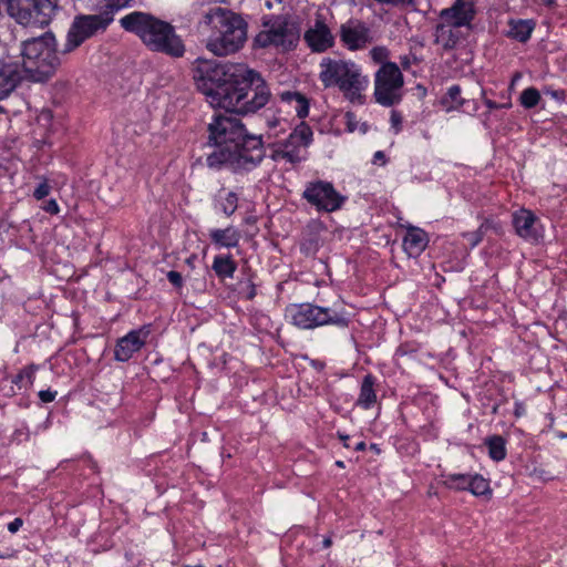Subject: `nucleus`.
Listing matches in <instances>:
<instances>
[{
    "mask_svg": "<svg viewBox=\"0 0 567 567\" xmlns=\"http://www.w3.org/2000/svg\"><path fill=\"white\" fill-rule=\"evenodd\" d=\"M429 241V235L424 229L410 225L403 237V249L409 257L417 258L426 249Z\"/></svg>",
    "mask_w": 567,
    "mask_h": 567,
    "instance_id": "obj_17",
    "label": "nucleus"
},
{
    "mask_svg": "<svg viewBox=\"0 0 567 567\" xmlns=\"http://www.w3.org/2000/svg\"><path fill=\"white\" fill-rule=\"evenodd\" d=\"M378 384V378L372 373H368L363 377L360 385L359 396L355 404L363 409L370 410L374 406L378 401L375 386Z\"/></svg>",
    "mask_w": 567,
    "mask_h": 567,
    "instance_id": "obj_19",
    "label": "nucleus"
},
{
    "mask_svg": "<svg viewBox=\"0 0 567 567\" xmlns=\"http://www.w3.org/2000/svg\"><path fill=\"white\" fill-rule=\"evenodd\" d=\"M550 94L553 97L558 99L564 94V92L563 91H551Z\"/></svg>",
    "mask_w": 567,
    "mask_h": 567,
    "instance_id": "obj_56",
    "label": "nucleus"
},
{
    "mask_svg": "<svg viewBox=\"0 0 567 567\" xmlns=\"http://www.w3.org/2000/svg\"><path fill=\"white\" fill-rule=\"evenodd\" d=\"M285 152H286V147L281 145V142H279L278 145L272 148L270 157L275 162H278L281 159L285 161Z\"/></svg>",
    "mask_w": 567,
    "mask_h": 567,
    "instance_id": "obj_43",
    "label": "nucleus"
},
{
    "mask_svg": "<svg viewBox=\"0 0 567 567\" xmlns=\"http://www.w3.org/2000/svg\"><path fill=\"white\" fill-rule=\"evenodd\" d=\"M203 19L200 22L212 29L206 48L217 56L238 52L247 41L248 23L238 13L221 8L200 3Z\"/></svg>",
    "mask_w": 567,
    "mask_h": 567,
    "instance_id": "obj_4",
    "label": "nucleus"
},
{
    "mask_svg": "<svg viewBox=\"0 0 567 567\" xmlns=\"http://www.w3.org/2000/svg\"><path fill=\"white\" fill-rule=\"evenodd\" d=\"M167 280L177 289H181L184 285L183 276L176 270H169L166 275Z\"/></svg>",
    "mask_w": 567,
    "mask_h": 567,
    "instance_id": "obj_40",
    "label": "nucleus"
},
{
    "mask_svg": "<svg viewBox=\"0 0 567 567\" xmlns=\"http://www.w3.org/2000/svg\"><path fill=\"white\" fill-rule=\"evenodd\" d=\"M520 73L519 72H516L513 78H512V81H511V86H514L516 81L520 79Z\"/></svg>",
    "mask_w": 567,
    "mask_h": 567,
    "instance_id": "obj_54",
    "label": "nucleus"
},
{
    "mask_svg": "<svg viewBox=\"0 0 567 567\" xmlns=\"http://www.w3.org/2000/svg\"><path fill=\"white\" fill-rule=\"evenodd\" d=\"M194 80L210 104L238 115L257 113L271 97L262 75L245 63L198 59Z\"/></svg>",
    "mask_w": 567,
    "mask_h": 567,
    "instance_id": "obj_1",
    "label": "nucleus"
},
{
    "mask_svg": "<svg viewBox=\"0 0 567 567\" xmlns=\"http://www.w3.org/2000/svg\"><path fill=\"white\" fill-rule=\"evenodd\" d=\"M301 198L318 213H333L342 208L347 197L339 193L333 184L323 179L306 183Z\"/></svg>",
    "mask_w": 567,
    "mask_h": 567,
    "instance_id": "obj_10",
    "label": "nucleus"
},
{
    "mask_svg": "<svg viewBox=\"0 0 567 567\" xmlns=\"http://www.w3.org/2000/svg\"><path fill=\"white\" fill-rule=\"evenodd\" d=\"M91 468H92L93 471H96V468H97V464H96L95 462H92V466H91Z\"/></svg>",
    "mask_w": 567,
    "mask_h": 567,
    "instance_id": "obj_61",
    "label": "nucleus"
},
{
    "mask_svg": "<svg viewBox=\"0 0 567 567\" xmlns=\"http://www.w3.org/2000/svg\"><path fill=\"white\" fill-rule=\"evenodd\" d=\"M209 239L217 248H236L240 241V231L233 227L228 226L224 229L214 228L209 230Z\"/></svg>",
    "mask_w": 567,
    "mask_h": 567,
    "instance_id": "obj_20",
    "label": "nucleus"
},
{
    "mask_svg": "<svg viewBox=\"0 0 567 567\" xmlns=\"http://www.w3.org/2000/svg\"><path fill=\"white\" fill-rule=\"evenodd\" d=\"M530 476L537 478L540 482H548L554 480V475L543 467H535L530 473Z\"/></svg>",
    "mask_w": 567,
    "mask_h": 567,
    "instance_id": "obj_37",
    "label": "nucleus"
},
{
    "mask_svg": "<svg viewBox=\"0 0 567 567\" xmlns=\"http://www.w3.org/2000/svg\"><path fill=\"white\" fill-rule=\"evenodd\" d=\"M23 526V519L21 517H16L12 522L8 524V530L11 534H16Z\"/></svg>",
    "mask_w": 567,
    "mask_h": 567,
    "instance_id": "obj_44",
    "label": "nucleus"
},
{
    "mask_svg": "<svg viewBox=\"0 0 567 567\" xmlns=\"http://www.w3.org/2000/svg\"><path fill=\"white\" fill-rule=\"evenodd\" d=\"M207 132V145L214 147L206 157L210 168L227 164L234 172H250L266 155L261 135L249 133L244 123L233 115L215 112Z\"/></svg>",
    "mask_w": 567,
    "mask_h": 567,
    "instance_id": "obj_2",
    "label": "nucleus"
},
{
    "mask_svg": "<svg viewBox=\"0 0 567 567\" xmlns=\"http://www.w3.org/2000/svg\"><path fill=\"white\" fill-rule=\"evenodd\" d=\"M465 238H467L470 245L472 247L477 246L480 243H482L484 238V231L483 226H481L477 230L468 233L465 235Z\"/></svg>",
    "mask_w": 567,
    "mask_h": 567,
    "instance_id": "obj_38",
    "label": "nucleus"
},
{
    "mask_svg": "<svg viewBox=\"0 0 567 567\" xmlns=\"http://www.w3.org/2000/svg\"><path fill=\"white\" fill-rule=\"evenodd\" d=\"M443 486L455 492H470L476 497L491 498L493 489L489 480L480 473H446L442 475Z\"/></svg>",
    "mask_w": 567,
    "mask_h": 567,
    "instance_id": "obj_11",
    "label": "nucleus"
},
{
    "mask_svg": "<svg viewBox=\"0 0 567 567\" xmlns=\"http://www.w3.org/2000/svg\"><path fill=\"white\" fill-rule=\"evenodd\" d=\"M261 30L255 35V49L274 48L281 52L293 51L300 40V30L286 14H264L260 19Z\"/></svg>",
    "mask_w": 567,
    "mask_h": 567,
    "instance_id": "obj_8",
    "label": "nucleus"
},
{
    "mask_svg": "<svg viewBox=\"0 0 567 567\" xmlns=\"http://www.w3.org/2000/svg\"><path fill=\"white\" fill-rule=\"evenodd\" d=\"M508 30L505 35L512 40L520 43H526L536 28L534 19H514L511 18L507 22Z\"/></svg>",
    "mask_w": 567,
    "mask_h": 567,
    "instance_id": "obj_18",
    "label": "nucleus"
},
{
    "mask_svg": "<svg viewBox=\"0 0 567 567\" xmlns=\"http://www.w3.org/2000/svg\"><path fill=\"white\" fill-rule=\"evenodd\" d=\"M40 365L31 363L22 368L16 375L12 377L11 383L17 388L18 391H27L32 388L35 381V374Z\"/></svg>",
    "mask_w": 567,
    "mask_h": 567,
    "instance_id": "obj_23",
    "label": "nucleus"
},
{
    "mask_svg": "<svg viewBox=\"0 0 567 567\" xmlns=\"http://www.w3.org/2000/svg\"><path fill=\"white\" fill-rule=\"evenodd\" d=\"M420 350V347L415 342H403L401 343L396 350V357H415Z\"/></svg>",
    "mask_w": 567,
    "mask_h": 567,
    "instance_id": "obj_32",
    "label": "nucleus"
},
{
    "mask_svg": "<svg viewBox=\"0 0 567 567\" xmlns=\"http://www.w3.org/2000/svg\"><path fill=\"white\" fill-rule=\"evenodd\" d=\"M557 437H559V439H567V433L558 432L557 433Z\"/></svg>",
    "mask_w": 567,
    "mask_h": 567,
    "instance_id": "obj_59",
    "label": "nucleus"
},
{
    "mask_svg": "<svg viewBox=\"0 0 567 567\" xmlns=\"http://www.w3.org/2000/svg\"><path fill=\"white\" fill-rule=\"evenodd\" d=\"M540 2L546 7H554L556 4V0H540Z\"/></svg>",
    "mask_w": 567,
    "mask_h": 567,
    "instance_id": "obj_53",
    "label": "nucleus"
},
{
    "mask_svg": "<svg viewBox=\"0 0 567 567\" xmlns=\"http://www.w3.org/2000/svg\"><path fill=\"white\" fill-rule=\"evenodd\" d=\"M289 122L282 117L267 118V135L268 137H279L289 130Z\"/></svg>",
    "mask_w": 567,
    "mask_h": 567,
    "instance_id": "obj_29",
    "label": "nucleus"
},
{
    "mask_svg": "<svg viewBox=\"0 0 567 567\" xmlns=\"http://www.w3.org/2000/svg\"><path fill=\"white\" fill-rule=\"evenodd\" d=\"M42 209L50 215H58L60 213V206L53 198L45 202V204L42 206Z\"/></svg>",
    "mask_w": 567,
    "mask_h": 567,
    "instance_id": "obj_42",
    "label": "nucleus"
},
{
    "mask_svg": "<svg viewBox=\"0 0 567 567\" xmlns=\"http://www.w3.org/2000/svg\"><path fill=\"white\" fill-rule=\"evenodd\" d=\"M512 107V102L508 101V102H504L503 104H501V109H509Z\"/></svg>",
    "mask_w": 567,
    "mask_h": 567,
    "instance_id": "obj_58",
    "label": "nucleus"
},
{
    "mask_svg": "<svg viewBox=\"0 0 567 567\" xmlns=\"http://www.w3.org/2000/svg\"><path fill=\"white\" fill-rule=\"evenodd\" d=\"M370 55L374 62L381 63L383 65L388 62L386 60L390 55V51L385 47H374L371 49Z\"/></svg>",
    "mask_w": 567,
    "mask_h": 567,
    "instance_id": "obj_33",
    "label": "nucleus"
},
{
    "mask_svg": "<svg viewBox=\"0 0 567 567\" xmlns=\"http://www.w3.org/2000/svg\"><path fill=\"white\" fill-rule=\"evenodd\" d=\"M281 145L286 147L285 152V161L292 165L299 164L303 161V157L300 155V146L298 144H292L288 146L286 140L281 141Z\"/></svg>",
    "mask_w": 567,
    "mask_h": 567,
    "instance_id": "obj_31",
    "label": "nucleus"
},
{
    "mask_svg": "<svg viewBox=\"0 0 567 567\" xmlns=\"http://www.w3.org/2000/svg\"><path fill=\"white\" fill-rule=\"evenodd\" d=\"M334 435H336V436L338 437V440L342 443V445H343V447H344V449H348V450H349V449H351V447H352V445L350 444V439H351V436H350V435L346 434L344 432H342V431H340V430H338V431L336 432V434H334Z\"/></svg>",
    "mask_w": 567,
    "mask_h": 567,
    "instance_id": "obj_45",
    "label": "nucleus"
},
{
    "mask_svg": "<svg viewBox=\"0 0 567 567\" xmlns=\"http://www.w3.org/2000/svg\"><path fill=\"white\" fill-rule=\"evenodd\" d=\"M351 449L355 452H363L367 450V443L364 441L357 442Z\"/></svg>",
    "mask_w": 567,
    "mask_h": 567,
    "instance_id": "obj_50",
    "label": "nucleus"
},
{
    "mask_svg": "<svg viewBox=\"0 0 567 567\" xmlns=\"http://www.w3.org/2000/svg\"><path fill=\"white\" fill-rule=\"evenodd\" d=\"M390 123H391V128L393 130V133L399 134L402 131V123H403L402 114L396 110H392L391 116H390Z\"/></svg>",
    "mask_w": 567,
    "mask_h": 567,
    "instance_id": "obj_35",
    "label": "nucleus"
},
{
    "mask_svg": "<svg viewBox=\"0 0 567 567\" xmlns=\"http://www.w3.org/2000/svg\"><path fill=\"white\" fill-rule=\"evenodd\" d=\"M265 6H266L268 9H270V8H271V2H270L269 0H266Z\"/></svg>",
    "mask_w": 567,
    "mask_h": 567,
    "instance_id": "obj_60",
    "label": "nucleus"
},
{
    "mask_svg": "<svg viewBox=\"0 0 567 567\" xmlns=\"http://www.w3.org/2000/svg\"><path fill=\"white\" fill-rule=\"evenodd\" d=\"M440 17L454 28L467 27L475 18L474 6L466 0H455L450 8L441 11Z\"/></svg>",
    "mask_w": 567,
    "mask_h": 567,
    "instance_id": "obj_16",
    "label": "nucleus"
},
{
    "mask_svg": "<svg viewBox=\"0 0 567 567\" xmlns=\"http://www.w3.org/2000/svg\"><path fill=\"white\" fill-rule=\"evenodd\" d=\"M151 334V324H143L138 329L128 331L116 340L114 347V360L127 362L135 353L142 350Z\"/></svg>",
    "mask_w": 567,
    "mask_h": 567,
    "instance_id": "obj_14",
    "label": "nucleus"
},
{
    "mask_svg": "<svg viewBox=\"0 0 567 567\" xmlns=\"http://www.w3.org/2000/svg\"><path fill=\"white\" fill-rule=\"evenodd\" d=\"M540 100V93L534 86H529L523 90L519 96V102L522 106H524L527 110L536 107L539 104Z\"/></svg>",
    "mask_w": 567,
    "mask_h": 567,
    "instance_id": "obj_30",
    "label": "nucleus"
},
{
    "mask_svg": "<svg viewBox=\"0 0 567 567\" xmlns=\"http://www.w3.org/2000/svg\"><path fill=\"white\" fill-rule=\"evenodd\" d=\"M285 318L299 330H315L326 326L346 329L351 321L342 301L329 307L313 302L290 303L285 309Z\"/></svg>",
    "mask_w": 567,
    "mask_h": 567,
    "instance_id": "obj_7",
    "label": "nucleus"
},
{
    "mask_svg": "<svg viewBox=\"0 0 567 567\" xmlns=\"http://www.w3.org/2000/svg\"><path fill=\"white\" fill-rule=\"evenodd\" d=\"M182 567H205L203 565H195V566H190V565H183Z\"/></svg>",
    "mask_w": 567,
    "mask_h": 567,
    "instance_id": "obj_62",
    "label": "nucleus"
},
{
    "mask_svg": "<svg viewBox=\"0 0 567 567\" xmlns=\"http://www.w3.org/2000/svg\"><path fill=\"white\" fill-rule=\"evenodd\" d=\"M351 2L355 3V0H350Z\"/></svg>",
    "mask_w": 567,
    "mask_h": 567,
    "instance_id": "obj_64",
    "label": "nucleus"
},
{
    "mask_svg": "<svg viewBox=\"0 0 567 567\" xmlns=\"http://www.w3.org/2000/svg\"><path fill=\"white\" fill-rule=\"evenodd\" d=\"M280 99L290 105H293L296 114L299 118H306L309 115L310 103L307 96L297 91H284Z\"/></svg>",
    "mask_w": 567,
    "mask_h": 567,
    "instance_id": "obj_22",
    "label": "nucleus"
},
{
    "mask_svg": "<svg viewBox=\"0 0 567 567\" xmlns=\"http://www.w3.org/2000/svg\"><path fill=\"white\" fill-rule=\"evenodd\" d=\"M56 395H58V392L53 391V390H50V389L41 390L38 393V396H39V399L41 400L42 403L53 402L55 400Z\"/></svg>",
    "mask_w": 567,
    "mask_h": 567,
    "instance_id": "obj_41",
    "label": "nucleus"
},
{
    "mask_svg": "<svg viewBox=\"0 0 567 567\" xmlns=\"http://www.w3.org/2000/svg\"><path fill=\"white\" fill-rule=\"evenodd\" d=\"M416 58L410 54L400 56V64L404 71H408L411 68L412 61H415Z\"/></svg>",
    "mask_w": 567,
    "mask_h": 567,
    "instance_id": "obj_47",
    "label": "nucleus"
},
{
    "mask_svg": "<svg viewBox=\"0 0 567 567\" xmlns=\"http://www.w3.org/2000/svg\"><path fill=\"white\" fill-rule=\"evenodd\" d=\"M403 85L404 78L398 64L384 63L374 75L375 101L385 107L398 104L401 101L400 90Z\"/></svg>",
    "mask_w": 567,
    "mask_h": 567,
    "instance_id": "obj_9",
    "label": "nucleus"
},
{
    "mask_svg": "<svg viewBox=\"0 0 567 567\" xmlns=\"http://www.w3.org/2000/svg\"><path fill=\"white\" fill-rule=\"evenodd\" d=\"M53 33L23 41L22 63L13 60L0 61V101L8 97L22 82H45L55 72L60 60Z\"/></svg>",
    "mask_w": 567,
    "mask_h": 567,
    "instance_id": "obj_3",
    "label": "nucleus"
},
{
    "mask_svg": "<svg viewBox=\"0 0 567 567\" xmlns=\"http://www.w3.org/2000/svg\"><path fill=\"white\" fill-rule=\"evenodd\" d=\"M238 195L235 192H228L225 194V196L219 195L217 198V205L219 210L226 215L227 217H230L235 214V212L238 208Z\"/></svg>",
    "mask_w": 567,
    "mask_h": 567,
    "instance_id": "obj_27",
    "label": "nucleus"
},
{
    "mask_svg": "<svg viewBox=\"0 0 567 567\" xmlns=\"http://www.w3.org/2000/svg\"><path fill=\"white\" fill-rule=\"evenodd\" d=\"M369 449H370L373 453H375L377 455L381 454V452H382V451H381V449H380V446H379V444H377V443H371V444H370V446H369Z\"/></svg>",
    "mask_w": 567,
    "mask_h": 567,
    "instance_id": "obj_51",
    "label": "nucleus"
},
{
    "mask_svg": "<svg viewBox=\"0 0 567 567\" xmlns=\"http://www.w3.org/2000/svg\"><path fill=\"white\" fill-rule=\"evenodd\" d=\"M313 140V132L306 122H300L286 138L288 146L298 144L299 146H309Z\"/></svg>",
    "mask_w": 567,
    "mask_h": 567,
    "instance_id": "obj_26",
    "label": "nucleus"
},
{
    "mask_svg": "<svg viewBox=\"0 0 567 567\" xmlns=\"http://www.w3.org/2000/svg\"><path fill=\"white\" fill-rule=\"evenodd\" d=\"M462 89L458 84H453L447 89L446 94L442 97V104L447 109H460L465 103V100L461 96Z\"/></svg>",
    "mask_w": 567,
    "mask_h": 567,
    "instance_id": "obj_28",
    "label": "nucleus"
},
{
    "mask_svg": "<svg viewBox=\"0 0 567 567\" xmlns=\"http://www.w3.org/2000/svg\"><path fill=\"white\" fill-rule=\"evenodd\" d=\"M340 41L349 51L363 50L372 42L370 28L360 20H349L340 25Z\"/></svg>",
    "mask_w": 567,
    "mask_h": 567,
    "instance_id": "obj_15",
    "label": "nucleus"
},
{
    "mask_svg": "<svg viewBox=\"0 0 567 567\" xmlns=\"http://www.w3.org/2000/svg\"><path fill=\"white\" fill-rule=\"evenodd\" d=\"M386 156L384 154V152L382 151H377L373 155V163L377 164V163H381L382 165H384L386 163Z\"/></svg>",
    "mask_w": 567,
    "mask_h": 567,
    "instance_id": "obj_48",
    "label": "nucleus"
},
{
    "mask_svg": "<svg viewBox=\"0 0 567 567\" xmlns=\"http://www.w3.org/2000/svg\"><path fill=\"white\" fill-rule=\"evenodd\" d=\"M51 193V186L47 178H43V181L35 187L33 190V197L37 200H41L45 198Z\"/></svg>",
    "mask_w": 567,
    "mask_h": 567,
    "instance_id": "obj_34",
    "label": "nucleus"
},
{
    "mask_svg": "<svg viewBox=\"0 0 567 567\" xmlns=\"http://www.w3.org/2000/svg\"><path fill=\"white\" fill-rule=\"evenodd\" d=\"M334 465H336L337 467H339V468H344V467H346L344 462H343V461H340V460L336 461Z\"/></svg>",
    "mask_w": 567,
    "mask_h": 567,
    "instance_id": "obj_57",
    "label": "nucleus"
},
{
    "mask_svg": "<svg viewBox=\"0 0 567 567\" xmlns=\"http://www.w3.org/2000/svg\"><path fill=\"white\" fill-rule=\"evenodd\" d=\"M436 42L441 43L445 50H452L456 47L460 37L453 25L446 22L439 23L435 29Z\"/></svg>",
    "mask_w": 567,
    "mask_h": 567,
    "instance_id": "obj_25",
    "label": "nucleus"
},
{
    "mask_svg": "<svg viewBox=\"0 0 567 567\" xmlns=\"http://www.w3.org/2000/svg\"><path fill=\"white\" fill-rule=\"evenodd\" d=\"M3 112H4L3 107H2V106H0V113H3Z\"/></svg>",
    "mask_w": 567,
    "mask_h": 567,
    "instance_id": "obj_63",
    "label": "nucleus"
},
{
    "mask_svg": "<svg viewBox=\"0 0 567 567\" xmlns=\"http://www.w3.org/2000/svg\"><path fill=\"white\" fill-rule=\"evenodd\" d=\"M303 41L313 53H323L334 47L336 37L323 14H316L303 33Z\"/></svg>",
    "mask_w": 567,
    "mask_h": 567,
    "instance_id": "obj_12",
    "label": "nucleus"
},
{
    "mask_svg": "<svg viewBox=\"0 0 567 567\" xmlns=\"http://www.w3.org/2000/svg\"><path fill=\"white\" fill-rule=\"evenodd\" d=\"M484 445L491 460L494 462H502L507 456L506 440L498 434L487 436L484 440Z\"/></svg>",
    "mask_w": 567,
    "mask_h": 567,
    "instance_id": "obj_24",
    "label": "nucleus"
},
{
    "mask_svg": "<svg viewBox=\"0 0 567 567\" xmlns=\"http://www.w3.org/2000/svg\"><path fill=\"white\" fill-rule=\"evenodd\" d=\"M121 27L135 35L153 52L181 58L185 44L175 28L164 20L143 11H133L120 19Z\"/></svg>",
    "mask_w": 567,
    "mask_h": 567,
    "instance_id": "obj_5",
    "label": "nucleus"
},
{
    "mask_svg": "<svg viewBox=\"0 0 567 567\" xmlns=\"http://www.w3.org/2000/svg\"><path fill=\"white\" fill-rule=\"evenodd\" d=\"M237 267V261L230 254H219L216 255L213 259L212 269L220 280L233 278Z\"/></svg>",
    "mask_w": 567,
    "mask_h": 567,
    "instance_id": "obj_21",
    "label": "nucleus"
},
{
    "mask_svg": "<svg viewBox=\"0 0 567 567\" xmlns=\"http://www.w3.org/2000/svg\"><path fill=\"white\" fill-rule=\"evenodd\" d=\"M512 224L515 234L529 244L537 245L544 238V225L540 218L530 209L520 208L514 212Z\"/></svg>",
    "mask_w": 567,
    "mask_h": 567,
    "instance_id": "obj_13",
    "label": "nucleus"
},
{
    "mask_svg": "<svg viewBox=\"0 0 567 567\" xmlns=\"http://www.w3.org/2000/svg\"><path fill=\"white\" fill-rule=\"evenodd\" d=\"M331 545H332L331 537H324L323 540H322V547L323 548H329V547H331Z\"/></svg>",
    "mask_w": 567,
    "mask_h": 567,
    "instance_id": "obj_52",
    "label": "nucleus"
},
{
    "mask_svg": "<svg viewBox=\"0 0 567 567\" xmlns=\"http://www.w3.org/2000/svg\"><path fill=\"white\" fill-rule=\"evenodd\" d=\"M484 105L489 110V111H493V110H499L501 109V103H497L493 100H489V99H485L484 100Z\"/></svg>",
    "mask_w": 567,
    "mask_h": 567,
    "instance_id": "obj_49",
    "label": "nucleus"
},
{
    "mask_svg": "<svg viewBox=\"0 0 567 567\" xmlns=\"http://www.w3.org/2000/svg\"><path fill=\"white\" fill-rule=\"evenodd\" d=\"M352 117H353V114L348 112L347 113V118H348V128H349L350 132H353L354 128H355L353 125L350 126V118H352Z\"/></svg>",
    "mask_w": 567,
    "mask_h": 567,
    "instance_id": "obj_55",
    "label": "nucleus"
},
{
    "mask_svg": "<svg viewBox=\"0 0 567 567\" xmlns=\"http://www.w3.org/2000/svg\"><path fill=\"white\" fill-rule=\"evenodd\" d=\"M29 436H30L29 429L27 425H23L13 431L11 439L13 442L21 443L23 441H28Z\"/></svg>",
    "mask_w": 567,
    "mask_h": 567,
    "instance_id": "obj_36",
    "label": "nucleus"
},
{
    "mask_svg": "<svg viewBox=\"0 0 567 567\" xmlns=\"http://www.w3.org/2000/svg\"><path fill=\"white\" fill-rule=\"evenodd\" d=\"M526 414V405L522 401H516L514 403V415L515 417L519 419L523 417Z\"/></svg>",
    "mask_w": 567,
    "mask_h": 567,
    "instance_id": "obj_46",
    "label": "nucleus"
},
{
    "mask_svg": "<svg viewBox=\"0 0 567 567\" xmlns=\"http://www.w3.org/2000/svg\"><path fill=\"white\" fill-rule=\"evenodd\" d=\"M241 298L245 300H254V298L257 296V286L255 282L249 279L246 289L240 291Z\"/></svg>",
    "mask_w": 567,
    "mask_h": 567,
    "instance_id": "obj_39",
    "label": "nucleus"
},
{
    "mask_svg": "<svg viewBox=\"0 0 567 567\" xmlns=\"http://www.w3.org/2000/svg\"><path fill=\"white\" fill-rule=\"evenodd\" d=\"M319 80L326 89L337 87L352 104H363L369 79L352 60L326 56L319 63Z\"/></svg>",
    "mask_w": 567,
    "mask_h": 567,
    "instance_id": "obj_6",
    "label": "nucleus"
}]
</instances>
